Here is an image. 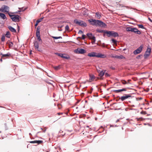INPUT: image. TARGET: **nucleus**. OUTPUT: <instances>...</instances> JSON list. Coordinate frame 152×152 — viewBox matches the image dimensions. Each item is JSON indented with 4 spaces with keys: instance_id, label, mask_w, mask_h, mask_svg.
<instances>
[{
    "instance_id": "obj_1",
    "label": "nucleus",
    "mask_w": 152,
    "mask_h": 152,
    "mask_svg": "<svg viewBox=\"0 0 152 152\" xmlns=\"http://www.w3.org/2000/svg\"><path fill=\"white\" fill-rule=\"evenodd\" d=\"M88 21L91 24L96 26L102 27L104 25V23L103 22L100 20H96L93 19H89L88 20Z\"/></svg>"
},
{
    "instance_id": "obj_2",
    "label": "nucleus",
    "mask_w": 152,
    "mask_h": 152,
    "mask_svg": "<svg viewBox=\"0 0 152 152\" xmlns=\"http://www.w3.org/2000/svg\"><path fill=\"white\" fill-rule=\"evenodd\" d=\"M74 22L75 23L83 27H86L87 26L86 23L83 21L80 20H78L77 19H75L74 20Z\"/></svg>"
},
{
    "instance_id": "obj_3",
    "label": "nucleus",
    "mask_w": 152,
    "mask_h": 152,
    "mask_svg": "<svg viewBox=\"0 0 152 152\" xmlns=\"http://www.w3.org/2000/svg\"><path fill=\"white\" fill-rule=\"evenodd\" d=\"M88 56L91 57H97L99 58H104V55H102L101 54L98 53L97 54V53L95 52H92L89 53Z\"/></svg>"
},
{
    "instance_id": "obj_4",
    "label": "nucleus",
    "mask_w": 152,
    "mask_h": 152,
    "mask_svg": "<svg viewBox=\"0 0 152 152\" xmlns=\"http://www.w3.org/2000/svg\"><path fill=\"white\" fill-rule=\"evenodd\" d=\"M9 15L11 18L12 21L15 22H18L20 21V16L18 15H11L9 13Z\"/></svg>"
},
{
    "instance_id": "obj_5",
    "label": "nucleus",
    "mask_w": 152,
    "mask_h": 152,
    "mask_svg": "<svg viewBox=\"0 0 152 152\" xmlns=\"http://www.w3.org/2000/svg\"><path fill=\"white\" fill-rule=\"evenodd\" d=\"M97 72L99 73V76L100 77V78L101 79H103L102 76H103L104 74V70L99 68V67L96 68Z\"/></svg>"
},
{
    "instance_id": "obj_6",
    "label": "nucleus",
    "mask_w": 152,
    "mask_h": 152,
    "mask_svg": "<svg viewBox=\"0 0 152 152\" xmlns=\"http://www.w3.org/2000/svg\"><path fill=\"white\" fill-rule=\"evenodd\" d=\"M9 7L7 6L3 5L0 9V11L4 12H8L9 11Z\"/></svg>"
},
{
    "instance_id": "obj_7",
    "label": "nucleus",
    "mask_w": 152,
    "mask_h": 152,
    "mask_svg": "<svg viewBox=\"0 0 152 152\" xmlns=\"http://www.w3.org/2000/svg\"><path fill=\"white\" fill-rule=\"evenodd\" d=\"M143 46V45H141L137 49L134 51L133 53L135 55H136L140 53L142 50Z\"/></svg>"
},
{
    "instance_id": "obj_8",
    "label": "nucleus",
    "mask_w": 152,
    "mask_h": 152,
    "mask_svg": "<svg viewBox=\"0 0 152 152\" xmlns=\"http://www.w3.org/2000/svg\"><path fill=\"white\" fill-rule=\"evenodd\" d=\"M86 50L83 49L77 48L75 50V52L78 54H83L86 52Z\"/></svg>"
},
{
    "instance_id": "obj_9",
    "label": "nucleus",
    "mask_w": 152,
    "mask_h": 152,
    "mask_svg": "<svg viewBox=\"0 0 152 152\" xmlns=\"http://www.w3.org/2000/svg\"><path fill=\"white\" fill-rule=\"evenodd\" d=\"M131 97V96L130 94H125V96H121L120 98V99L123 101Z\"/></svg>"
},
{
    "instance_id": "obj_10",
    "label": "nucleus",
    "mask_w": 152,
    "mask_h": 152,
    "mask_svg": "<svg viewBox=\"0 0 152 152\" xmlns=\"http://www.w3.org/2000/svg\"><path fill=\"white\" fill-rule=\"evenodd\" d=\"M131 32H133L134 33L138 34H141V32L140 31H139L137 28H132Z\"/></svg>"
},
{
    "instance_id": "obj_11",
    "label": "nucleus",
    "mask_w": 152,
    "mask_h": 152,
    "mask_svg": "<svg viewBox=\"0 0 152 152\" xmlns=\"http://www.w3.org/2000/svg\"><path fill=\"white\" fill-rule=\"evenodd\" d=\"M86 35L90 39L92 40H94L96 38L93 35L92 33H87Z\"/></svg>"
},
{
    "instance_id": "obj_12",
    "label": "nucleus",
    "mask_w": 152,
    "mask_h": 152,
    "mask_svg": "<svg viewBox=\"0 0 152 152\" xmlns=\"http://www.w3.org/2000/svg\"><path fill=\"white\" fill-rule=\"evenodd\" d=\"M34 45L36 49H37L38 51H39V44L37 41H36L34 42Z\"/></svg>"
},
{
    "instance_id": "obj_13",
    "label": "nucleus",
    "mask_w": 152,
    "mask_h": 152,
    "mask_svg": "<svg viewBox=\"0 0 152 152\" xmlns=\"http://www.w3.org/2000/svg\"><path fill=\"white\" fill-rule=\"evenodd\" d=\"M113 31H105V34H106L107 36L108 37H111V34Z\"/></svg>"
},
{
    "instance_id": "obj_14",
    "label": "nucleus",
    "mask_w": 152,
    "mask_h": 152,
    "mask_svg": "<svg viewBox=\"0 0 152 152\" xmlns=\"http://www.w3.org/2000/svg\"><path fill=\"white\" fill-rule=\"evenodd\" d=\"M67 55L65 53H62L61 57L63 58H64L66 59H68L70 58L69 56H67Z\"/></svg>"
},
{
    "instance_id": "obj_15",
    "label": "nucleus",
    "mask_w": 152,
    "mask_h": 152,
    "mask_svg": "<svg viewBox=\"0 0 152 152\" xmlns=\"http://www.w3.org/2000/svg\"><path fill=\"white\" fill-rule=\"evenodd\" d=\"M119 36V35L117 32H115L113 31L112 33L111 34V36L114 37H118Z\"/></svg>"
},
{
    "instance_id": "obj_16",
    "label": "nucleus",
    "mask_w": 152,
    "mask_h": 152,
    "mask_svg": "<svg viewBox=\"0 0 152 152\" xmlns=\"http://www.w3.org/2000/svg\"><path fill=\"white\" fill-rule=\"evenodd\" d=\"M8 28L12 32H16V30L12 26H8Z\"/></svg>"
},
{
    "instance_id": "obj_17",
    "label": "nucleus",
    "mask_w": 152,
    "mask_h": 152,
    "mask_svg": "<svg viewBox=\"0 0 152 152\" xmlns=\"http://www.w3.org/2000/svg\"><path fill=\"white\" fill-rule=\"evenodd\" d=\"M43 18V17L37 20L36 23L35 25V27L37 26L39 23L41 22L42 21Z\"/></svg>"
},
{
    "instance_id": "obj_18",
    "label": "nucleus",
    "mask_w": 152,
    "mask_h": 152,
    "mask_svg": "<svg viewBox=\"0 0 152 152\" xmlns=\"http://www.w3.org/2000/svg\"><path fill=\"white\" fill-rule=\"evenodd\" d=\"M126 91V89L125 88H124L122 89L116 90H114V91H115V92H116V93H118L120 92L123 91Z\"/></svg>"
},
{
    "instance_id": "obj_19",
    "label": "nucleus",
    "mask_w": 152,
    "mask_h": 152,
    "mask_svg": "<svg viewBox=\"0 0 152 152\" xmlns=\"http://www.w3.org/2000/svg\"><path fill=\"white\" fill-rule=\"evenodd\" d=\"M0 16L3 19H7L5 15L3 13H0Z\"/></svg>"
},
{
    "instance_id": "obj_20",
    "label": "nucleus",
    "mask_w": 152,
    "mask_h": 152,
    "mask_svg": "<svg viewBox=\"0 0 152 152\" xmlns=\"http://www.w3.org/2000/svg\"><path fill=\"white\" fill-rule=\"evenodd\" d=\"M0 55H2V58L5 57H8L11 56V54L9 53H7L6 54H3L2 53H1Z\"/></svg>"
},
{
    "instance_id": "obj_21",
    "label": "nucleus",
    "mask_w": 152,
    "mask_h": 152,
    "mask_svg": "<svg viewBox=\"0 0 152 152\" xmlns=\"http://www.w3.org/2000/svg\"><path fill=\"white\" fill-rule=\"evenodd\" d=\"M151 53H148V52H147L146 51H145V53L144 54V56L145 58H146L150 55Z\"/></svg>"
},
{
    "instance_id": "obj_22",
    "label": "nucleus",
    "mask_w": 152,
    "mask_h": 152,
    "mask_svg": "<svg viewBox=\"0 0 152 152\" xmlns=\"http://www.w3.org/2000/svg\"><path fill=\"white\" fill-rule=\"evenodd\" d=\"M96 31L99 33H103V36L104 37V30L102 29H96Z\"/></svg>"
},
{
    "instance_id": "obj_23",
    "label": "nucleus",
    "mask_w": 152,
    "mask_h": 152,
    "mask_svg": "<svg viewBox=\"0 0 152 152\" xmlns=\"http://www.w3.org/2000/svg\"><path fill=\"white\" fill-rule=\"evenodd\" d=\"M96 17L98 19H100L101 17L100 13L98 12H97L96 13Z\"/></svg>"
},
{
    "instance_id": "obj_24",
    "label": "nucleus",
    "mask_w": 152,
    "mask_h": 152,
    "mask_svg": "<svg viewBox=\"0 0 152 152\" xmlns=\"http://www.w3.org/2000/svg\"><path fill=\"white\" fill-rule=\"evenodd\" d=\"M5 36L7 37L8 38H10V32L9 31H7L6 33Z\"/></svg>"
},
{
    "instance_id": "obj_25",
    "label": "nucleus",
    "mask_w": 152,
    "mask_h": 152,
    "mask_svg": "<svg viewBox=\"0 0 152 152\" xmlns=\"http://www.w3.org/2000/svg\"><path fill=\"white\" fill-rule=\"evenodd\" d=\"M95 78V77L94 75H90L89 80L91 81Z\"/></svg>"
},
{
    "instance_id": "obj_26",
    "label": "nucleus",
    "mask_w": 152,
    "mask_h": 152,
    "mask_svg": "<svg viewBox=\"0 0 152 152\" xmlns=\"http://www.w3.org/2000/svg\"><path fill=\"white\" fill-rule=\"evenodd\" d=\"M132 27H127L126 28V30L127 31H132Z\"/></svg>"
},
{
    "instance_id": "obj_27",
    "label": "nucleus",
    "mask_w": 152,
    "mask_h": 152,
    "mask_svg": "<svg viewBox=\"0 0 152 152\" xmlns=\"http://www.w3.org/2000/svg\"><path fill=\"white\" fill-rule=\"evenodd\" d=\"M18 9L20 10L18 11V12H20L21 11H23L26 10V8L24 9L23 7L18 8Z\"/></svg>"
},
{
    "instance_id": "obj_28",
    "label": "nucleus",
    "mask_w": 152,
    "mask_h": 152,
    "mask_svg": "<svg viewBox=\"0 0 152 152\" xmlns=\"http://www.w3.org/2000/svg\"><path fill=\"white\" fill-rule=\"evenodd\" d=\"M146 51L147 52H148V53H151V48L150 46H148V47L147 49L146 50Z\"/></svg>"
},
{
    "instance_id": "obj_29",
    "label": "nucleus",
    "mask_w": 152,
    "mask_h": 152,
    "mask_svg": "<svg viewBox=\"0 0 152 152\" xmlns=\"http://www.w3.org/2000/svg\"><path fill=\"white\" fill-rule=\"evenodd\" d=\"M8 45L10 48L12 47H13V44L12 42H10L8 43Z\"/></svg>"
},
{
    "instance_id": "obj_30",
    "label": "nucleus",
    "mask_w": 152,
    "mask_h": 152,
    "mask_svg": "<svg viewBox=\"0 0 152 152\" xmlns=\"http://www.w3.org/2000/svg\"><path fill=\"white\" fill-rule=\"evenodd\" d=\"M43 142V141L42 140H36V143H37L38 144H40Z\"/></svg>"
},
{
    "instance_id": "obj_31",
    "label": "nucleus",
    "mask_w": 152,
    "mask_h": 152,
    "mask_svg": "<svg viewBox=\"0 0 152 152\" xmlns=\"http://www.w3.org/2000/svg\"><path fill=\"white\" fill-rule=\"evenodd\" d=\"M111 76V74L107 72H105V77H109Z\"/></svg>"
},
{
    "instance_id": "obj_32",
    "label": "nucleus",
    "mask_w": 152,
    "mask_h": 152,
    "mask_svg": "<svg viewBox=\"0 0 152 152\" xmlns=\"http://www.w3.org/2000/svg\"><path fill=\"white\" fill-rule=\"evenodd\" d=\"M52 37L53 38L55 39H62V37L61 36L58 37L53 36Z\"/></svg>"
},
{
    "instance_id": "obj_33",
    "label": "nucleus",
    "mask_w": 152,
    "mask_h": 152,
    "mask_svg": "<svg viewBox=\"0 0 152 152\" xmlns=\"http://www.w3.org/2000/svg\"><path fill=\"white\" fill-rule=\"evenodd\" d=\"M138 26L139 28H140L142 29H145V28L142 25H138Z\"/></svg>"
},
{
    "instance_id": "obj_34",
    "label": "nucleus",
    "mask_w": 152,
    "mask_h": 152,
    "mask_svg": "<svg viewBox=\"0 0 152 152\" xmlns=\"http://www.w3.org/2000/svg\"><path fill=\"white\" fill-rule=\"evenodd\" d=\"M5 40V36L4 35H3L1 38V40L2 42H4Z\"/></svg>"
},
{
    "instance_id": "obj_35",
    "label": "nucleus",
    "mask_w": 152,
    "mask_h": 152,
    "mask_svg": "<svg viewBox=\"0 0 152 152\" xmlns=\"http://www.w3.org/2000/svg\"><path fill=\"white\" fill-rule=\"evenodd\" d=\"M111 41L112 43L114 44H116L117 43V41L113 39H112Z\"/></svg>"
},
{
    "instance_id": "obj_36",
    "label": "nucleus",
    "mask_w": 152,
    "mask_h": 152,
    "mask_svg": "<svg viewBox=\"0 0 152 152\" xmlns=\"http://www.w3.org/2000/svg\"><path fill=\"white\" fill-rule=\"evenodd\" d=\"M65 29L66 31H69V26L68 25H67L66 26H65Z\"/></svg>"
},
{
    "instance_id": "obj_37",
    "label": "nucleus",
    "mask_w": 152,
    "mask_h": 152,
    "mask_svg": "<svg viewBox=\"0 0 152 152\" xmlns=\"http://www.w3.org/2000/svg\"><path fill=\"white\" fill-rule=\"evenodd\" d=\"M40 33V28L37 27L36 30V33Z\"/></svg>"
},
{
    "instance_id": "obj_38",
    "label": "nucleus",
    "mask_w": 152,
    "mask_h": 152,
    "mask_svg": "<svg viewBox=\"0 0 152 152\" xmlns=\"http://www.w3.org/2000/svg\"><path fill=\"white\" fill-rule=\"evenodd\" d=\"M54 69L56 70H58L59 69V66H57L54 67Z\"/></svg>"
},
{
    "instance_id": "obj_39",
    "label": "nucleus",
    "mask_w": 152,
    "mask_h": 152,
    "mask_svg": "<svg viewBox=\"0 0 152 152\" xmlns=\"http://www.w3.org/2000/svg\"><path fill=\"white\" fill-rule=\"evenodd\" d=\"M62 53H55V54H56L60 57H61V55H62Z\"/></svg>"
},
{
    "instance_id": "obj_40",
    "label": "nucleus",
    "mask_w": 152,
    "mask_h": 152,
    "mask_svg": "<svg viewBox=\"0 0 152 152\" xmlns=\"http://www.w3.org/2000/svg\"><path fill=\"white\" fill-rule=\"evenodd\" d=\"M121 82L123 84H126L127 83V82L126 81L124 80H122Z\"/></svg>"
},
{
    "instance_id": "obj_41",
    "label": "nucleus",
    "mask_w": 152,
    "mask_h": 152,
    "mask_svg": "<svg viewBox=\"0 0 152 152\" xmlns=\"http://www.w3.org/2000/svg\"><path fill=\"white\" fill-rule=\"evenodd\" d=\"M85 37H86L85 35L84 34H83L82 35V37H81V39H85Z\"/></svg>"
},
{
    "instance_id": "obj_42",
    "label": "nucleus",
    "mask_w": 152,
    "mask_h": 152,
    "mask_svg": "<svg viewBox=\"0 0 152 152\" xmlns=\"http://www.w3.org/2000/svg\"><path fill=\"white\" fill-rule=\"evenodd\" d=\"M36 36L37 37H40V33H36Z\"/></svg>"
},
{
    "instance_id": "obj_43",
    "label": "nucleus",
    "mask_w": 152,
    "mask_h": 152,
    "mask_svg": "<svg viewBox=\"0 0 152 152\" xmlns=\"http://www.w3.org/2000/svg\"><path fill=\"white\" fill-rule=\"evenodd\" d=\"M37 39L39 41V42L41 41L42 42V40L41 39L40 37H37Z\"/></svg>"
},
{
    "instance_id": "obj_44",
    "label": "nucleus",
    "mask_w": 152,
    "mask_h": 152,
    "mask_svg": "<svg viewBox=\"0 0 152 152\" xmlns=\"http://www.w3.org/2000/svg\"><path fill=\"white\" fill-rule=\"evenodd\" d=\"M30 143H36V140L33 141H31L29 142Z\"/></svg>"
},
{
    "instance_id": "obj_45",
    "label": "nucleus",
    "mask_w": 152,
    "mask_h": 152,
    "mask_svg": "<svg viewBox=\"0 0 152 152\" xmlns=\"http://www.w3.org/2000/svg\"><path fill=\"white\" fill-rule=\"evenodd\" d=\"M93 40V41L92 42V44H94L95 43V41H96V38L94 40Z\"/></svg>"
},
{
    "instance_id": "obj_46",
    "label": "nucleus",
    "mask_w": 152,
    "mask_h": 152,
    "mask_svg": "<svg viewBox=\"0 0 152 152\" xmlns=\"http://www.w3.org/2000/svg\"><path fill=\"white\" fill-rule=\"evenodd\" d=\"M123 58H124V56L122 55L119 56V58L122 59Z\"/></svg>"
},
{
    "instance_id": "obj_47",
    "label": "nucleus",
    "mask_w": 152,
    "mask_h": 152,
    "mask_svg": "<svg viewBox=\"0 0 152 152\" xmlns=\"http://www.w3.org/2000/svg\"><path fill=\"white\" fill-rule=\"evenodd\" d=\"M114 57L115 58H119V56L116 55V56H115Z\"/></svg>"
},
{
    "instance_id": "obj_48",
    "label": "nucleus",
    "mask_w": 152,
    "mask_h": 152,
    "mask_svg": "<svg viewBox=\"0 0 152 152\" xmlns=\"http://www.w3.org/2000/svg\"><path fill=\"white\" fill-rule=\"evenodd\" d=\"M83 31L81 30H80L78 32V34H80L81 33H83Z\"/></svg>"
},
{
    "instance_id": "obj_49",
    "label": "nucleus",
    "mask_w": 152,
    "mask_h": 152,
    "mask_svg": "<svg viewBox=\"0 0 152 152\" xmlns=\"http://www.w3.org/2000/svg\"><path fill=\"white\" fill-rule=\"evenodd\" d=\"M63 114V113H57V114L59 115H62V114Z\"/></svg>"
},
{
    "instance_id": "obj_50",
    "label": "nucleus",
    "mask_w": 152,
    "mask_h": 152,
    "mask_svg": "<svg viewBox=\"0 0 152 152\" xmlns=\"http://www.w3.org/2000/svg\"><path fill=\"white\" fill-rule=\"evenodd\" d=\"M148 20L151 21V22H152V20L151 19V18H148Z\"/></svg>"
},
{
    "instance_id": "obj_51",
    "label": "nucleus",
    "mask_w": 152,
    "mask_h": 152,
    "mask_svg": "<svg viewBox=\"0 0 152 152\" xmlns=\"http://www.w3.org/2000/svg\"><path fill=\"white\" fill-rule=\"evenodd\" d=\"M46 131V129H45L44 130H43V132H45Z\"/></svg>"
},
{
    "instance_id": "obj_52",
    "label": "nucleus",
    "mask_w": 152,
    "mask_h": 152,
    "mask_svg": "<svg viewBox=\"0 0 152 152\" xmlns=\"http://www.w3.org/2000/svg\"><path fill=\"white\" fill-rule=\"evenodd\" d=\"M65 134V133H62V134H61L62 136H64V135Z\"/></svg>"
},
{
    "instance_id": "obj_53",
    "label": "nucleus",
    "mask_w": 152,
    "mask_h": 152,
    "mask_svg": "<svg viewBox=\"0 0 152 152\" xmlns=\"http://www.w3.org/2000/svg\"><path fill=\"white\" fill-rule=\"evenodd\" d=\"M61 132L63 133V132L61 130L59 132V133H61Z\"/></svg>"
},
{
    "instance_id": "obj_54",
    "label": "nucleus",
    "mask_w": 152,
    "mask_h": 152,
    "mask_svg": "<svg viewBox=\"0 0 152 152\" xmlns=\"http://www.w3.org/2000/svg\"><path fill=\"white\" fill-rule=\"evenodd\" d=\"M0 61H1V62H2V58H1L0 59Z\"/></svg>"
},
{
    "instance_id": "obj_55",
    "label": "nucleus",
    "mask_w": 152,
    "mask_h": 152,
    "mask_svg": "<svg viewBox=\"0 0 152 152\" xmlns=\"http://www.w3.org/2000/svg\"><path fill=\"white\" fill-rule=\"evenodd\" d=\"M78 38L81 39V37H78L77 38V39H78Z\"/></svg>"
},
{
    "instance_id": "obj_56",
    "label": "nucleus",
    "mask_w": 152,
    "mask_h": 152,
    "mask_svg": "<svg viewBox=\"0 0 152 152\" xmlns=\"http://www.w3.org/2000/svg\"><path fill=\"white\" fill-rule=\"evenodd\" d=\"M140 57V56H138L137 57V58H138L139 57Z\"/></svg>"
},
{
    "instance_id": "obj_57",
    "label": "nucleus",
    "mask_w": 152,
    "mask_h": 152,
    "mask_svg": "<svg viewBox=\"0 0 152 152\" xmlns=\"http://www.w3.org/2000/svg\"><path fill=\"white\" fill-rule=\"evenodd\" d=\"M118 121H119V120H118H118L116 121V122H118Z\"/></svg>"
},
{
    "instance_id": "obj_58",
    "label": "nucleus",
    "mask_w": 152,
    "mask_h": 152,
    "mask_svg": "<svg viewBox=\"0 0 152 152\" xmlns=\"http://www.w3.org/2000/svg\"><path fill=\"white\" fill-rule=\"evenodd\" d=\"M19 26H18V31H19Z\"/></svg>"
},
{
    "instance_id": "obj_59",
    "label": "nucleus",
    "mask_w": 152,
    "mask_h": 152,
    "mask_svg": "<svg viewBox=\"0 0 152 152\" xmlns=\"http://www.w3.org/2000/svg\"><path fill=\"white\" fill-rule=\"evenodd\" d=\"M41 130H43V129H42V128H41Z\"/></svg>"
},
{
    "instance_id": "obj_60",
    "label": "nucleus",
    "mask_w": 152,
    "mask_h": 152,
    "mask_svg": "<svg viewBox=\"0 0 152 152\" xmlns=\"http://www.w3.org/2000/svg\"><path fill=\"white\" fill-rule=\"evenodd\" d=\"M39 132H38L37 133L38 134V133H39Z\"/></svg>"
},
{
    "instance_id": "obj_61",
    "label": "nucleus",
    "mask_w": 152,
    "mask_h": 152,
    "mask_svg": "<svg viewBox=\"0 0 152 152\" xmlns=\"http://www.w3.org/2000/svg\"><path fill=\"white\" fill-rule=\"evenodd\" d=\"M18 12H15V13H18Z\"/></svg>"
},
{
    "instance_id": "obj_62",
    "label": "nucleus",
    "mask_w": 152,
    "mask_h": 152,
    "mask_svg": "<svg viewBox=\"0 0 152 152\" xmlns=\"http://www.w3.org/2000/svg\"><path fill=\"white\" fill-rule=\"evenodd\" d=\"M4 0H0V1H3Z\"/></svg>"
},
{
    "instance_id": "obj_63",
    "label": "nucleus",
    "mask_w": 152,
    "mask_h": 152,
    "mask_svg": "<svg viewBox=\"0 0 152 152\" xmlns=\"http://www.w3.org/2000/svg\"><path fill=\"white\" fill-rule=\"evenodd\" d=\"M103 104H104V103H103Z\"/></svg>"
},
{
    "instance_id": "obj_64",
    "label": "nucleus",
    "mask_w": 152,
    "mask_h": 152,
    "mask_svg": "<svg viewBox=\"0 0 152 152\" xmlns=\"http://www.w3.org/2000/svg\"><path fill=\"white\" fill-rule=\"evenodd\" d=\"M103 98H104V96H103Z\"/></svg>"
}]
</instances>
